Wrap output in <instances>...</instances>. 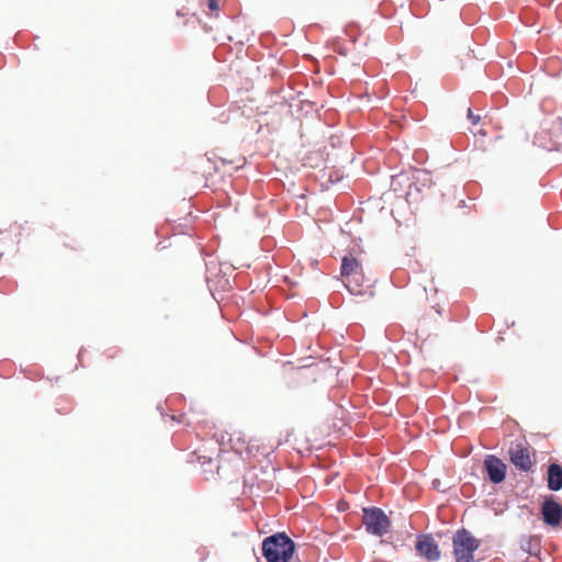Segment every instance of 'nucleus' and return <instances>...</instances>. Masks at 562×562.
Listing matches in <instances>:
<instances>
[{
	"label": "nucleus",
	"instance_id": "f03ea898",
	"mask_svg": "<svg viewBox=\"0 0 562 562\" xmlns=\"http://www.w3.org/2000/svg\"><path fill=\"white\" fill-rule=\"evenodd\" d=\"M476 540L465 530L458 531L453 537V551L457 562H473V553L479 548Z\"/></svg>",
	"mask_w": 562,
	"mask_h": 562
},
{
	"label": "nucleus",
	"instance_id": "7ed1b4c3",
	"mask_svg": "<svg viewBox=\"0 0 562 562\" xmlns=\"http://www.w3.org/2000/svg\"><path fill=\"white\" fill-rule=\"evenodd\" d=\"M363 524L367 531L374 536H383L390 528V520L380 508L363 509Z\"/></svg>",
	"mask_w": 562,
	"mask_h": 562
},
{
	"label": "nucleus",
	"instance_id": "9b49d317",
	"mask_svg": "<svg viewBox=\"0 0 562 562\" xmlns=\"http://www.w3.org/2000/svg\"><path fill=\"white\" fill-rule=\"evenodd\" d=\"M209 1V8L212 11L218 10V0H207Z\"/></svg>",
	"mask_w": 562,
	"mask_h": 562
},
{
	"label": "nucleus",
	"instance_id": "1a4fd4ad",
	"mask_svg": "<svg viewBox=\"0 0 562 562\" xmlns=\"http://www.w3.org/2000/svg\"><path fill=\"white\" fill-rule=\"evenodd\" d=\"M359 263L356 259L352 258H344L341 266V274L346 279L349 276L359 274Z\"/></svg>",
	"mask_w": 562,
	"mask_h": 562
},
{
	"label": "nucleus",
	"instance_id": "f257e3e1",
	"mask_svg": "<svg viewBox=\"0 0 562 562\" xmlns=\"http://www.w3.org/2000/svg\"><path fill=\"white\" fill-rule=\"evenodd\" d=\"M294 551V543L283 533L267 538L262 543V552L267 562H288Z\"/></svg>",
	"mask_w": 562,
	"mask_h": 562
},
{
	"label": "nucleus",
	"instance_id": "9d476101",
	"mask_svg": "<svg viewBox=\"0 0 562 562\" xmlns=\"http://www.w3.org/2000/svg\"><path fill=\"white\" fill-rule=\"evenodd\" d=\"M363 279V274L359 270V274L353 273V276H349L348 278L345 279L346 286L351 293L358 294L360 293L359 288L361 286Z\"/></svg>",
	"mask_w": 562,
	"mask_h": 562
},
{
	"label": "nucleus",
	"instance_id": "20e7f679",
	"mask_svg": "<svg viewBox=\"0 0 562 562\" xmlns=\"http://www.w3.org/2000/svg\"><path fill=\"white\" fill-rule=\"evenodd\" d=\"M484 464L488 477L492 482L501 483L502 481H504L506 476V465L502 460H499L495 456H488L485 459Z\"/></svg>",
	"mask_w": 562,
	"mask_h": 562
},
{
	"label": "nucleus",
	"instance_id": "f8f14e48",
	"mask_svg": "<svg viewBox=\"0 0 562 562\" xmlns=\"http://www.w3.org/2000/svg\"><path fill=\"white\" fill-rule=\"evenodd\" d=\"M469 117L472 120V122L475 124L477 122V117H475L473 114H472V111L469 109Z\"/></svg>",
	"mask_w": 562,
	"mask_h": 562
},
{
	"label": "nucleus",
	"instance_id": "0eeeda50",
	"mask_svg": "<svg viewBox=\"0 0 562 562\" xmlns=\"http://www.w3.org/2000/svg\"><path fill=\"white\" fill-rule=\"evenodd\" d=\"M512 462L521 470H528L531 467L529 451L520 445H516L510 449Z\"/></svg>",
	"mask_w": 562,
	"mask_h": 562
},
{
	"label": "nucleus",
	"instance_id": "6e6552de",
	"mask_svg": "<svg viewBox=\"0 0 562 562\" xmlns=\"http://www.w3.org/2000/svg\"><path fill=\"white\" fill-rule=\"evenodd\" d=\"M549 487L552 491H559L562 487V469L552 464L549 468Z\"/></svg>",
	"mask_w": 562,
	"mask_h": 562
},
{
	"label": "nucleus",
	"instance_id": "39448f33",
	"mask_svg": "<svg viewBox=\"0 0 562 562\" xmlns=\"http://www.w3.org/2000/svg\"><path fill=\"white\" fill-rule=\"evenodd\" d=\"M542 516L550 526H558L562 518V507L554 501H546L542 505Z\"/></svg>",
	"mask_w": 562,
	"mask_h": 562
},
{
	"label": "nucleus",
	"instance_id": "423d86ee",
	"mask_svg": "<svg viewBox=\"0 0 562 562\" xmlns=\"http://www.w3.org/2000/svg\"><path fill=\"white\" fill-rule=\"evenodd\" d=\"M416 548L420 555L425 557L430 561H435L439 558L440 553L435 541L429 537H420L417 541Z\"/></svg>",
	"mask_w": 562,
	"mask_h": 562
}]
</instances>
